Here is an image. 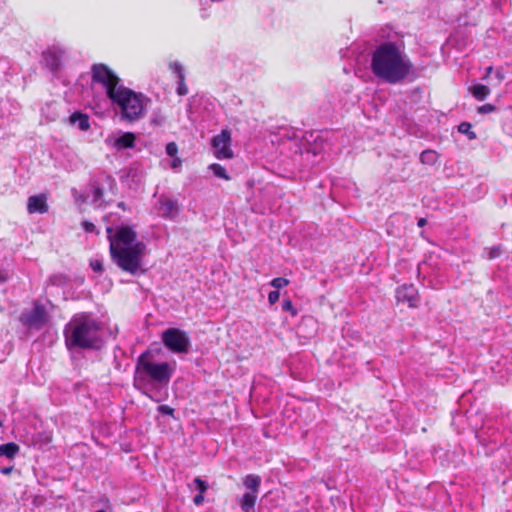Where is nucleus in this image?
Returning a JSON list of instances; mask_svg holds the SVG:
<instances>
[{"label": "nucleus", "mask_w": 512, "mask_h": 512, "mask_svg": "<svg viewBox=\"0 0 512 512\" xmlns=\"http://www.w3.org/2000/svg\"><path fill=\"white\" fill-rule=\"evenodd\" d=\"M82 227L88 233H94V232L97 233L95 225L90 221H87V220L83 221Z\"/></svg>", "instance_id": "nucleus-29"}, {"label": "nucleus", "mask_w": 512, "mask_h": 512, "mask_svg": "<svg viewBox=\"0 0 512 512\" xmlns=\"http://www.w3.org/2000/svg\"><path fill=\"white\" fill-rule=\"evenodd\" d=\"M92 79L103 85L108 98L118 106L123 120L134 122L145 116L148 100L143 94L122 85L118 76L106 65L95 64Z\"/></svg>", "instance_id": "nucleus-1"}, {"label": "nucleus", "mask_w": 512, "mask_h": 512, "mask_svg": "<svg viewBox=\"0 0 512 512\" xmlns=\"http://www.w3.org/2000/svg\"><path fill=\"white\" fill-rule=\"evenodd\" d=\"M495 76L498 80V83L502 82L503 79H504V74L501 70H497L496 73H495Z\"/></svg>", "instance_id": "nucleus-37"}, {"label": "nucleus", "mask_w": 512, "mask_h": 512, "mask_svg": "<svg viewBox=\"0 0 512 512\" xmlns=\"http://www.w3.org/2000/svg\"><path fill=\"white\" fill-rule=\"evenodd\" d=\"M230 141V134L226 131V159L233 157L232 150L228 147V142Z\"/></svg>", "instance_id": "nucleus-33"}, {"label": "nucleus", "mask_w": 512, "mask_h": 512, "mask_svg": "<svg viewBox=\"0 0 512 512\" xmlns=\"http://www.w3.org/2000/svg\"><path fill=\"white\" fill-rule=\"evenodd\" d=\"M492 71H493L492 66L487 67L486 71H485V75L483 76V80H487L488 77L490 76V74L492 73Z\"/></svg>", "instance_id": "nucleus-38"}, {"label": "nucleus", "mask_w": 512, "mask_h": 512, "mask_svg": "<svg viewBox=\"0 0 512 512\" xmlns=\"http://www.w3.org/2000/svg\"><path fill=\"white\" fill-rule=\"evenodd\" d=\"M472 126L470 123L468 122H462L459 126H458V131L460 133H463V134H466L468 139L470 140H474L476 139V133L474 131L471 130Z\"/></svg>", "instance_id": "nucleus-22"}, {"label": "nucleus", "mask_w": 512, "mask_h": 512, "mask_svg": "<svg viewBox=\"0 0 512 512\" xmlns=\"http://www.w3.org/2000/svg\"><path fill=\"white\" fill-rule=\"evenodd\" d=\"M19 452V446L15 443H6L0 445V456H4L8 459L14 458Z\"/></svg>", "instance_id": "nucleus-18"}, {"label": "nucleus", "mask_w": 512, "mask_h": 512, "mask_svg": "<svg viewBox=\"0 0 512 512\" xmlns=\"http://www.w3.org/2000/svg\"><path fill=\"white\" fill-rule=\"evenodd\" d=\"M188 487L191 491L197 490L198 493H205V491L208 489V483L197 477L191 484L188 485Z\"/></svg>", "instance_id": "nucleus-21"}, {"label": "nucleus", "mask_w": 512, "mask_h": 512, "mask_svg": "<svg viewBox=\"0 0 512 512\" xmlns=\"http://www.w3.org/2000/svg\"><path fill=\"white\" fill-rule=\"evenodd\" d=\"M99 322L87 313L75 314L65 325V344L71 349H96L101 344Z\"/></svg>", "instance_id": "nucleus-5"}, {"label": "nucleus", "mask_w": 512, "mask_h": 512, "mask_svg": "<svg viewBox=\"0 0 512 512\" xmlns=\"http://www.w3.org/2000/svg\"><path fill=\"white\" fill-rule=\"evenodd\" d=\"M91 266H92L94 271L100 272V271L103 270V265L99 261L92 262Z\"/></svg>", "instance_id": "nucleus-36"}, {"label": "nucleus", "mask_w": 512, "mask_h": 512, "mask_svg": "<svg viewBox=\"0 0 512 512\" xmlns=\"http://www.w3.org/2000/svg\"><path fill=\"white\" fill-rule=\"evenodd\" d=\"M500 253H501L500 247H492L489 250L488 258L489 259H494V258L498 257L500 255Z\"/></svg>", "instance_id": "nucleus-32"}, {"label": "nucleus", "mask_w": 512, "mask_h": 512, "mask_svg": "<svg viewBox=\"0 0 512 512\" xmlns=\"http://www.w3.org/2000/svg\"><path fill=\"white\" fill-rule=\"evenodd\" d=\"M48 316L43 306L36 304L31 310L24 311L20 321L27 327L40 329L47 322Z\"/></svg>", "instance_id": "nucleus-8"}, {"label": "nucleus", "mask_w": 512, "mask_h": 512, "mask_svg": "<svg viewBox=\"0 0 512 512\" xmlns=\"http://www.w3.org/2000/svg\"><path fill=\"white\" fill-rule=\"evenodd\" d=\"M169 68L172 71V73H174L175 76L177 77V94L180 96L186 95L188 93V88L185 84V73L182 64L178 61L170 62Z\"/></svg>", "instance_id": "nucleus-12"}, {"label": "nucleus", "mask_w": 512, "mask_h": 512, "mask_svg": "<svg viewBox=\"0 0 512 512\" xmlns=\"http://www.w3.org/2000/svg\"><path fill=\"white\" fill-rule=\"evenodd\" d=\"M279 297H280L279 291H277V290L271 291L268 294V301L270 304H275L279 300Z\"/></svg>", "instance_id": "nucleus-30"}, {"label": "nucleus", "mask_w": 512, "mask_h": 512, "mask_svg": "<svg viewBox=\"0 0 512 512\" xmlns=\"http://www.w3.org/2000/svg\"><path fill=\"white\" fill-rule=\"evenodd\" d=\"M496 110V107L492 104H484L480 107H478L477 111L478 113L480 114H488V113H492Z\"/></svg>", "instance_id": "nucleus-28"}, {"label": "nucleus", "mask_w": 512, "mask_h": 512, "mask_svg": "<svg viewBox=\"0 0 512 512\" xmlns=\"http://www.w3.org/2000/svg\"><path fill=\"white\" fill-rule=\"evenodd\" d=\"M135 135L132 132L122 133L120 136L114 138L113 146L118 150L132 148L135 144Z\"/></svg>", "instance_id": "nucleus-14"}, {"label": "nucleus", "mask_w": 512, "mask_h": 512, "mask_svg": "<svg viewBox=\"0 0 512 512\" xmlns=\"http://www.w3.org/2000/svg\"><path fill=\"white\" fill-rule=\"evenodd\" d=\"M11 470H12V468H3V469L1 470V472H2L3 474H9Z\"/></svg>", "instance_id": "nucleus-40"}, {"label": "nucleus", "mask_w": 512, "mask_h": 512, "mask_svg": "<svg viewBox=\"0 0 512 512\" xmlns=\"http://www.w3.org/2000/svg\"><path fill=\"white\" fill-rule=\"evenodd\" d=\"M6 279H7V277H6V276H3V275H2V276H0V281H1V282H2V281H5Z\"/></svg>", "instance_id": "nucleus-41"}, {"label": "nucleus", "mask_w": 512, "mask_h": 512, "mask_svg": "<svg viewBox=\"0 0 512 512\" xmlns=\"http://www.w3.org/2000/svg\"><path fill=\"white\" fill-rule=\"evenodd\" d=\"M43 56L45 65L50 70L55 71L62 63V59L65 56V50L58 46H53L44 52Z\"/></svg>", "instance_id": "nucleus-10"}, {"label": "nucleus", "mask_w": 512, "mask_h": 512, "mask_svg": "<svg viewBox=\"0 0 512 512\" xmlns=\"http://www.w3.org/2000/svg\"><path fill=\"white\" fill-rule=\"evenodd\" d=\"M182 165V160L178 157H173V160L171 162V168L174 170H178Z\"/></svg>", "instance_id": "nucleus-34"}, {"label": "nucleus", "mask_w": 512, "mask_h": 512, "mask_svg": "<svg viewBox=\"0 0 512 512\" xmlns=\"http://www.w3.org/2000/svg\"><path fill=\"white\" fill-rule=\"evenodd\" d=\"M158 411L164 415H173L174 409L168 405H160Z\"/></svg>", "instance_id": "nucleus-31"}, {"label": "nucleus", "mask_w": 512, "mask_h": 512, "mask_svg": "<svg viewBox=\"0 0 512 512\" xmlns=\"http://www.w3.org/2000/svg\"><path fill=\"white\" fill-rule=\"evenodd\" d=\"M70 123L76 125L81 131H87L90 128L89 118L86 114L75 112L70 116Z\"/></svg>", "instance_id": "nucleus-15"}, {"label": "nucleus", "mask_w": 512, "mask_h": 512, "mask_svg": "<svg viewBox=\"0 0 512 512\" xmlns=\"http://www.w3.org/2000/svg\"><path fill=\"white\" fill-rule=\"evenodd\" d=\"M438 155L433 150H425L420 154V161L423 164L433 165L436 163Z\"/></svg>", "instance_id": "nucleus-20"}, {"label": "nucleus", "mask_w": 512, "mask_h": 512, "mask_svg": "<svg viewBox=\"0 0 512 512\" xmlns=\"http://www.w3.org/2000/svg\"><path fill=\"white\" fill-rule=\"evenodd\" d=\"M178 146L175 142H170L166 145V153L171 157H176Z\"/></svg>", "instance_id": "nucleus-27"}, {"label": "nucleus", "mask_w": 512, "mask_h": 512, "mask_svg": "<svg viewBox=\"0 0 512 512\" xmlns=\"http://www.w3.org/2000/svg\"><path fill=\"white\" fill-rule=\"evenodd\" d=\"M212 148L216 158H224V130L212 139Z\"/></svg>", "instance_id": "nucleus-16"}, {"label": "nucleus", "mask_w": 512, "mask_h": 512, "mask_svg": "<svg viewBox=\"0 0 512 512\" xmlns=\"http://www.w3.org/2000/svg\"><path fill=\"white\" fill-rule=\"evenodd\" d=\"M244 486L248 489L238 500L243 512H256L255 504L258 498L261 477L254 474L247 475L243 480Z\"/></svg>", "instance_id": "nucleus-6"}, {"label": "nucleus", "mask_w": 512, "mask_h": 512, "mask_svg": "<svg viewBox=\"0 0 512 512\" xmlns=\"http://www.w3.org/2000/svg\"><path fill=\"white\" fill-rule=\"evenodd\" d=\"M97 512H105L104 510H98Z\"/></svg>", "instance_id": "nucleus-42"}, {"label": "nucleus", "mask_w": 512, "mask_h": 512, "mask_svg": "<svg viewBox=\"0 0 512 512\" xmlns=\"http://www.w3.org/2000/svg\"><path fill=\"white\" fill-rule=\"evenodd\" d=\"M270 284L272 287H274L275 289L278 290V289H281V288L287 286L289 284V281L286 278L277 277V278H274Z\"/></svg>", "instance_id": "nucleus-24"}, {"label": "nucleus", "mask_w": 512, "mask_h": 512, "mask_svg": "<svg viewBox=\"0 0 512 512\" xmlns=\"http://www.w3.org/2000/svg\"><path fill=\"white\" fill-rule=\"evenodd\" d=\"M424 225H426V219H424V218H420V219L418 220V226H419V227H423Z\"/></svg>", "instance_id": "nucleus-39"}, {"label": "nucleus", "mask_w": 512, "mask_h": 512, "mask_svg": "<svg viewBox=\"0 0 512 512\" xmlns=\"http://www.w3.org/2000/svg\"><path fill=\"white\" fill-rule=\"evenodd\" d=\"M174 369V364L154 362L150 353L144 352L137 359L135 384L143 386V393L152 400L159 402L158 394L162 388L167 387Z\"/></svg>", "instance_id": "nucleus-4"}, {"label": "nucleus", "mask_w": 512, "mask_h": 512, "mask_svg": "<svg viewBox=\"0 0 512 512\" xmlns=\"http://www.w3.org/2000/svg\"><path fill=\"white\" fill-rule=\"evenodd\" d=\"M159 203L160 214L163 217L172 218L178 212L177 202L175 200L160 198Z\"/></svg>", "instance_id": "nucleus-13"}, {"label": "nucleus", "mask_w": 512, "mask_h": 512, "mask_svg": "<svg viewBox=\"0 0 512 512\" xmlns=\"http://www.w3.org/2000/svg\"><path fill=\"white\" fill-rule=\"evenodd\" d=\"M412 67L404 48L394 42H384L373 52L372 72L387 83L402 82L410 74Z\"/></svg>", "instance_id": "nucleus-3"}, {"label": "nucleus", "mask_w": 512, "mask_h": 512, "mask_svg": "<svg viewBox=\"0 0 512 512\" xmlns=\"http://www.w3.org/2000/svg\"><path fill=\"white\" fill-rule=\"evenodd\" d=\"M209 169L212 170L217 177L224 178V168L220 164H211Z\"/></svg>", "instance_id": "nucleus-26"}, {"label": "nucleus", "mask_w": 512, "mask_h": 512, "mask_svg": "<svg viewBox=\"0 0 512 512\" xmlns=\"http://www.w3.org/2000/svg\"><path fill=\"white\" fill-rule=\"evenodd\" d=\"M27 210L30 214H44L48 211L47 196L45 194L33 195L28 198Z\"/></svg>", "instance_id": "nucleus-11"}, {"label": "nucleus", "mask_w": 512, "mask_h": 512, "mask_svg": "<svg viewBox=\"0 0 512 512\" xmlns=\"http://www.w3.org/2000/svg\"><path fill=\"white\" fill-rule=\"evenodd\" d=\"M106 232L111 258L118 267L131 274L141 270L146 245L137 240V234L133 228L121 226L113 233V228L108 226Z\"/></svg>", "instance_id": "nucleus-2"}, {"label": "nucleus", "mask_w": 512, "mask_h": 512, "mask_svg": "<svg viewBox=\"0 0 512 512\" xmlns=\"http://www.w3.org/2000/svg\"><path fill=\"white\" fill-rule=\"evenodd\" d=\"M396 298L399 302H406L411 308L418 306V291L412 284L399 287L396 291Z\"/></svg>", "instance_id": "nucleus-9"}, {"label": "nucleus", "mask_w": 512, "mask_h": 512, "mask_svg": "<svg viewBox=\"0 0 512 512\" xmlns=\"http://www.w3.org/2000/svg\"><path fill=\"white\" fill-rule=\"evenodd\" d=\"M282 309L284 311H288L291 313L292 316H295L297 314L296 309L294 308L292 301L290 299H285L282 303Z\"/></svg>", "instance_id": "nucleus-25"}, {"label": "nucleus", "mask_w": 512, "mask_h": 512, "mask_svg": "<svg viewBox=\"0 0 512 512\" xmlns=\"http://www.w3.org/2000/svg\"><path fill=\"white\" fill-rule=\"evenodd\" d=\"M91 202L97 207H101L103 203V190L100 187H94L92 190Z\"/></svg>", "instance_id": "nucleus-23"}, {"label": "nucleus", "mask_w": 512, "mask_h": 512, "mask_svg": "<svg viewBox=\"0 0 512 512\" xmlns=\"http://www.w3.org/2000/svg\"><path fill=\"white\" fill-rule=\"evenodd\" d=\"M221 1L222 0H200L201 6H202V16L208 17L209 14L206 13L207 8H210L214 11L220 12L221 10Z\"/></svg>", "instance_id": "nucleus-19"}, {"label": "nucleus", "mask_w": 512, "mask_h": 512, "mask_svg": "<svg viewBox=\"0 0 512 512\" xmlns=\"http://www.w3.org/2000/svg\"><path fill=\"white\" fill-rule=\"evenodd\" d=\"M469 92L479 101H483L490 94L488 86L483 84H475L469 88Z\"/></svg>", "instance_id": "nucleus-17"}, {"label": "nucleus", "mask_w": 512, "mask_h": 512, "mask_svg": "<svg viewBox=\"0 0 512 512\" xmlns=\"http://www.w3.org/2000/svg\"><path fill=\"white\" fill-rule=\"evenodd\" d=\"M204 493H198L194 499H193V502L195 505H201L204 501V496H203Z\"/></svg>", "instance_id": "nucleus-35"}, {"label": "nucleus", "mask_w": 512, "mask_h": 512, "mask_svg": "<svg viewBox=\"0 0 512 512\" xmlns=\"http://www.w3.org/2000/svg\"><path fill=\"white\" fill-rule=\"evenodd\" d=\"M162 341L169 350L175 353L187 352L190 344L186 333L177 328H169L164 331Z\"/></svg>", "instance_id": "nucleus-7"}]
</instances>
